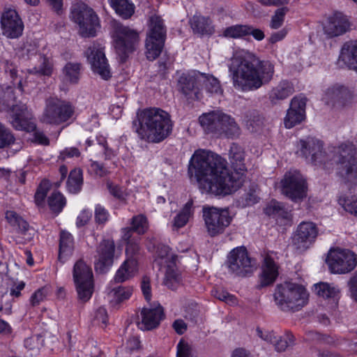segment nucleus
<instances>
[{"instance_id": "37", "label": "nucleus", "mask_w": 357, "mask_h": 357, "mask_svg": "<svg viewBox=\"0 0 357 357\" xmlns=\"http://www.w3.org/2000/svg\"><path fill=\"white\" fill-rule=\"evenodd\" d=\"M47 206L55 215H59L65 208L67 200L65 196L58 190H54L47 198Z\"/></svg>"}, {"instance_id": "34", "label": "nucleus", "mask_w": 357, "mask_h": 357, "mask_svg": "<svg viewBox=\"0 0 357 357\" xmlns=\"http://www.w3.org/2000/svg\"><path fill=\"white\" fill-rule=\"evenodd\" d=\"M314 291L324 299H331L337 303L340 298V289L327 282H320L314 284Z\"/></svg>"}, {"instance_id": "46", "label": "nucleus", "mask_w": 357, "mask_h": 357, "mask_svg": "<svg viewBox=\"0 0 357 357\" xmlns=\"http://www.w3.org/2000/svg\"><path fill=\"white\" fill-rule=\"evenodd\" d=\"M80 70V63L68 62L64 66L63 73L70 83L77 84L79 80Z\"/></svg>"}, {"instance_id": "33", "label": "nucleus", "mask_w": 357, "mask_h": 357, "mask_svg": "<svg viewBox=\"0 0 357 357\" xmlns=\"http://www.w3.org/2000/svg\"><path fill=\"white\" fill-rule=\"evenodd\" d=\"M294 92L292 83L288 80L280 81L268 93V98L273 105L289 97Z\"/></svg>"}, {"instance_id": "3", "label": "nucleus", "mask_w": 357, "mask_h": 357, "mask_svg": "<svg viewBox=\"0 0 357 357\" xmlns=\"http://www.w3.org/2000/svg\"><path fill=\"white\" fill-rule=\"evenodd\" d=\"M132 123V130L141 139L153 143H160L166 139L174 127L171 115L155 107L139 109Z\"/></svg>"}, {"instance_id": "19", "label": "nucleus", "mask_w": 357, "mask_h": 357, "mask_svg": "<svg viewBox=\"0 0 357 357\" xmlns=\"http://www.w3.org/2000/svg\"><path fill=\"white\" fill-rule=\"evenodd\" d=\"M318 234L319 229L315 223L303 221L298 225L294 234L293 244L298 249L306 250L315 242Z\"/></svg>"}, {"instance_id": "6", "label": "nucleus", "mask_w": 357, "mask_h": 357, "mask_svg": "<svg viewBox=\"0 0 357 357\" xmlns=\"http://www.w3.org/2000/svg\"><path fill=\"white\" fill-rule=\"evenodd\" d=\"M273 297L278 307L284 312L298 311L308 301L305 287L289 282L277 284Z\"/></svg>"}, {"instance_id": "12", "label": "nucleus", "mask_w": 357, "mask_h": 357, "mask_svg": "<svg viewBox=\"0 0 357 357\" xmlns=\"http://www.w3.org/2000/svg\"><path fill=\"white\" fill-rule=\"evenodd\" d=\"M72 20L79 26V34L84 38L95 37L100 21L95 11L84 3L74 5L71 9Z\"/></svg>"}, {"instance_id": "35", "label": "nucleus", "mask_w": 357, "mask_h": 357, "mask_svg": "<svg viewBox=\"0 0 357 357\" xmlns=\"http://www.w3.org/2000/svg\"><path fill=\"white\" fill-rule=\"evenodd\" d=\"M191 27L195 33L201 36H211L214 33V26L208 17L195 15L191 20Z\"/></svg>"}, {"instance_id": "26", "label": "nucleus", "mask_w": 357, "mask_h": 357, "mask_svg": "<svg viewBox=\"0 0 357 357\" xmlns=\"http://www.w3.org/2000/svg\"><path fill=\"white\" fill-rule=\"evenodd\" d=\"M88 59L90 61L91 70L94 73L99 75L104 80H108L111 78L112 73L109 65L106 58L103 47H98L96 49L93 47Z\"/></svg>"}, {"instance_id": "16", "label": "nucleus", "mask_w": 357, "mask_h": 357, "mask_svg": "<svg viewBox=\"0 0 357 357\" xmlns=\"http://www.w3.org/2000/svg\"><path fill=\"white\" fill-rule=\"evenodd\" d=\"M300 155L314 166L326 165L328 155L324 148V142L314 137L308 136L298 142Z\"/></svg>"}, {"instance_id": "28", "label": "nucleus", "mask_w": 357, "mask_h": 357, "mask_svg": "<svg viewBox=\"0 0 357 357\" xmlns=\"http://www.w3.org/2000/svg\"><path fill=\"white\" fill-rule=\"evenodd\" d=\"M278 275V265L271 257L266 256L261 267V273L259 275V283L257 285V289H261L273 284Z\"/></svg>"}, {"instance_id": "38", "label": "nucleus", "mask_w": 357, "mask_h": 357, "mask_svg": "<svg viewBox=\"0 0 357 357\" xmlns=\"http://www.w3.org/2000/svg\"><path fill=\"white\" fill-rule=\"evenodd\" d=\"M83 184V172L80 168H75L70 172L67 181V190L73 194L78 193Z\"/></svg>"}, {"instance_id": "61", "label": "nucleus", "mask_w": 357, "mask_h": 357, "mask_svg": "<svg viewBox=\"0 0 357 357\" xmlns=\"http://www.w3.org/2000/svg\"><path fill=\"white\" fill-rule=\"evenodd\" d=\"M176 349V357H192L191 347L183 340L178 343Z\"/></svg>"}, {"instance_id": "32", "label": "nucleus", "mask_w": 357, "mask_h": 357, "mask_svg": "<svg viewBox=\"0 0 357 357\" xmlns=\"http://www.w3.org/2000/svg\"><path fill=\"white\" fill-rule=\"evenodd\" d=\"M149 228V220L144 214H138L134 215L130 220V227L121 229V232L124 233L126 239L133 235V233L137 234L139 236L146 234Z\"/></svg>"}, {"instance_id": "40", "label": "nucleus", "mask_w": 357, "mask_h": 357, "mask_svg": "<svg viewBox=\"0 0 357 357\" xmlns=\"http://www.w3.org/2000/svg\"><path fill=\"white\" fill-rule=\"evenodd\" d=\"M193 202L189 200L180 212L174 218V226L176 228L183 227L188 222L190 216L193 214Z\"/></svg>"}, {"instance_id": "57", "label": "nucleus", "mask_w": 357, "mask_h": 357, "mask_svg": "<svg viewBox=\"0 0 357 357\" xmlns=\"http://www.w3.org/2000/svg\"><path fill=\"white\" fill-rule=\"evenodd\" d=\"M38 73L44 76H51L53 73V63L47 56H44L38 67Z\"/></svg>"}, {"instance_id": "5", "label": "nucleus", "mask_w": 357, "mask_h": 357, "mask_svg": "<svg viewBox=\"0 0 357 357\" xmlns=\"http://www.w3.org/2000/svg\"><path fill=\"white\" fill-rule=\"evenodd\" d=\"M199 123L206 134H213L233 139L240 134V128L235 119L220 111L204 113L199 117Z\"/></svg>"}, {"instance_id": "48", "label": "nucleus", "mask_w": 357, "mask_h": 357, "mask_svg": "<svg viewBox=\"0 0 357 357\" xmlns=\"http://www.w3.org/2000/svg\"><path fill=\"white\" fill-rule=\"evenodd\" d=\"M263 122L261 116L257 111H252L246 116L245 124L251 132H257Z\"/></svg>"}, {"instance_id": "30", "label": "nucleus", "mask_w": 357, "mask_h": 357, "mask_svg": "<svg viewBox=\"0 0 357 357\" xmlns=\"http://www.w3.org/2000/svg\"><path fill=\"white\" fill-rule=\"evenodd\" d=\"M264 213L270 218H274L278 222L285 224L291 220V214L285 208L283 203L272 199L264 209Z\"/></svg>"}, {"instance_id": "2", "label": "nucleus", "mask_w": 357, "mask_h": 357, "mask_svg": "<svg viewBox=\"0 0 357 357\" xmlns=\"http://www.w3.org/2000/svg\"><path fill=\"white\" fill-rule=\"evenodd\" d=\"M229 69L234 86L243 92L256 91L268 84L275 73L272 61L242 54L234 56Z\"/></svg>"}, {"instance_id": "44", "label": "nucleus", "mask_w": 357, "mask_h": 357, "mask_svg": "<svg viewBox=\"0 0 357 357\" xmlns=\"http://www.w3.org/2000/svg\"><path fill=\"white\" fill-rule=\"evenodd\" d=\"M248 25L235 24L226 27L223 32L222 36L227 38H241L248 36Z\"/></svg>"}, {"instance_id": "39", "label": "nucleus", "mask_w": 357, "mask_h": 357, "mask_svg": "<svg viewBox=\"0 0 357 357\" xmlns=\"http://www.w3.org/2000/svg\"><path fill=\"white\" fill-rule=\"evenodd\" d=\"M52 187V184L49 179L43 178L40 181L33 196L34 203L37 207L43 208L45 206V200Z\"/></svg>"}, {"instance_id": "59", "label": "nucleus", "mask_w": 357, "mask_h": 357, "mask_svg": "<svg viewBox=\"0 0 357 357\" xmlns=\"http://www.w3.org/2000/svg\"><path fill=\"white\" fill-rule=\"evenodd\" d=\"M92 217V212L89 209H83L76 218V226L78 228L88 224Z\"/></svg>"}, {"instance_id": "17", "label": "nucleus", "mask_w": 357, "mask_h": 357, "mask_svg": "<svg viewBox=\"0 0 357 357\" xmlns=\"http://www.w3.org/2000/svg\"><path fill=\"white\" fill-rule=\"evenodd\" d=\"M254 260L244 246L234 248L228 256L229 272L238 277H245L253 271Z\"/></svg>"}, {"instance_id": "21", "label": "nucleus", "mask_w": 357, "mask_h": 357, "mask_svg": "<svg viewBox=\"0 0 357 357\" xmlns=\"http://www.w3.org/2000/svg\"><path fill=\"white\" fill-rule=\"evenodd\" d=\"M307 100V98L302 95L292 98L284 119L286 128H292L305 119Z\"/></svg>"}, {"instance_id": "14", "label": "nucleus", "mask_w": 357, "mask_h": 357, "mask_svg": "<svg viewBox=\"0 0 357 357\" xmlns=\"http://www.w3.org/2000/svg\"><path fill=\"white\" fill-rule=\"evenodd\" d=\"M202 217L207 232L211 237L224 233L232 221L227 208H218L208 205L203 206Z\"/></svg>"}, {"instance_id": "53", "label": "nucleus", "mask_w": 357, "mask_h": 357, "mask_svg": "<svg viewBox=\"0 0 357 357\" xmlns=\"http://www.w3.org/2000/svg\"><path fill=\"white\" fill-rule=\"evenodd\" d=\"M288 9L287 7H282L275 10V14L272 16L270 27L273 29H278L283 24L284 17Z\"/></svg>"}, {"instance_id": "60", "label": "nucleus", "mask_w": 357, "mask_h": 357, "mask_svg": "<svg viewBox=\"0 0 357 357\" xmlns=\"http://www.w3.org/2000/svg\"><path fill=\"white\" fill-rule=\"evenodd\" d=\"M89 171L100 177H102L107 174V170L104 166V164L98 161L91 160Z\"/></svg>"}, {"instance_id": "63", "label": "nucleus", "mask_w": 357, "mask_h": 357, "mask_svg": "<svg viewBox=\"0 0 357 357\" xmlns=\"http://www.w3.org/2000/svg\"><path fill=\"white\" fill-rule=\"evenodd\" d=\"M80 155L81 153L77 147H69L61 151L59 158L64 160L66 158H79Z\"/></svg>"}, {"instance_id": "58", "label": "nucleus", "mask_w": 357, "mask_h": 357, "mask_svg": "<svg viewBox=\"0 0 357 357\" xmlns=\"http://www.w3.org/2000/svg\"><path fill=\"white\" fill-rule=\"evenodd\" d=\"M350 298L357 303V271L347 282Z\"/></svg>"}, {"instance_id": "62", "label": "nucleus", "mask_w": 357, "mask_h": 357, "mask_svg": "<svg viewBox=\"0 0 357 357\" xmlns=\"http://www.w3.org/2000/svg\"><path fill=\"white\" fill-rule=\"evenodd\" d=\"M141 289H142V291L143 293L145 300L147 302H150L151 300L152 294H151V282H150V279L148 277H146V276L143 277L142 281L141 283Z\"/></svg>"}, {"instance_id": "27", "label": "nucleus", "mask_w": 357, "mask_h": 357, "mask_svg": "<svg viewBox=\"0 0 357 357\" xmlns=\"http://www.w3.org/2000/svg\"><path fill=\"white\" fill-rule=\"evenodd\" d=\"M324 98L328 105L345 106L351 102L353 93L343 85L335 84L326 89Z\"/></svg>"}, {"instance_id": "13", "label": "nucleus", "mask_w": 357, "mask_h": 357, "mask_svg": "<svg viewBox=\"0 0 357 357\" xmlns=\"http://www.w3.org/2000/svg\"><path fill=\"white\" fill-rule=\"evenodd\" d=\"M73 277L79 300L83 303L88 302L94 292L92 269L82 259H79L73 266Z\"/></svg>"}, {"instance_id": "29", "label": "nucleus", "mask_w": 357, "mask_h": 357, "mask_svg": "<svg viewBox=\"0 0 357 357\" xmlns=\"http://www.w3.org/2000/svg\"><path fill=\"white\" fill-rule=\"evenodd\" d=\"M140 314L143 329L146 331L156 328L165 317L164 309L160 304L155 307H143Z\"/></svg>"}, {"instance_id": "8", "label": "nucleus", "mask_w": 357, "mask_h": 357, "mask_svg": "<svg viewBox=\"0 0 357 357\" xmlns=\"http://www.w3.org/2000/svg\"><path fill=\"white\" fill-rule=\"evenodd\" d=\"M337 175L351 186L357 185V148L351 142H344L338 146Z\"/></svg>"}, {"instance_id": "25", "label": "nucleus", "mask_w": 357, "mask_h": 357, "mask_svg": "<svg viewBox=\"0 0 357 357\" xmlns=\"http://www.w3.org/2000/svg\"><path fill=\"white\" fill-rule=\"evenodd\" d=\"M336 65L338 68L357 72V40L343 44Z\"/></svg>"}, {"instance_id": "9", "label": "nucleus", "mask_w": 357, "mask_h": 357, "mask_svg": "<svg viewBox=\"0 0 357 357\" xmlns=\"http://www.w3.org/2000/svg\"><path fill=\"white\" fill-rule=\"evenodd\" d=\"M75 106L69 100L50 98L46 101L41 122L51 126H60L73 121Z\"/></svg>"}, {"instance_id": "36", "label": "nucleus", "mask_w": 357, "mask_h": 357, "mask_svg": "<svg viewBox=\"0 0 357 357\" xmlns=\"http://www.w3.org/2000/svg\"><path fill=\"white\" fill-rule=\"evenodd\" d=\"M115 13L123 20L130 19L135 13V6L130 0H108Z\"/></svg>"}, {"instance_id": "15", "label": "nucleus", "mask_w": 357, "mask_h": 357, "mask_svg": "<svg viewBox=\"0 0 357 357\" xmlns=\"http://www.w3.org/2000/svg\"><path fill=\"white\" fill-rule=\"evenodd\" d=\"M326 261L331 273L346 274L356 268L357 255L349 249L337 248L328 254Z\"/></svg>"}, {"instance_id": "1", "label": "nucleus", "mask_w": 357, "mask_h": 357, "mask_svg": "<svg viewBox=\"0 0 357 357\" xmlns=\"http://www.w3.org/2000/svg\"><path fill=\"white\" fill-rule=\"evenodd\" d=\"M229 159L234 172L227 160L211 151H195L189 161L188 173L195 176L202 194L223 197L241 188L246 172L245 154L242 149L233 144L229 150Z\"/></svg>"}, {"instance_id": "10", "label": "nucleus", "mask_w": 357, "mask_h": 357, "mask_svg": "<svg viewBox=\"0 0 357 357\" xmlns=\"http://www.w3.org/2000/svg\"><path fill=\"white\" fill-rule=\"evenodd\" d=\"M121 239L126 243L127 259L115 273L114 280L118 283L123 282L133 277L138 271V256L141 249L139 236L130 235V237L126 239L124 233H121Z\"/></svg>"}, {"instance_id": "55", "label": "nucleus", "mask_w": 357, "mask_h": 357, "mask_svg": "<svg viewBox=\"0 0 357 357\" xmlns=\"http://www.w3.org/2000/svg\"><path fill=\"white\" fill-rule=\"evenodd\" d=\"M308 337L318 343H322L328 345H333L335 340L329 335L322 334L315 331H310L307 334Z\"/></svg>"}, {"instance_id": "42", "label": "nucleus", "mask_w": 357, "mask_h": 357, "mask_svg": "<svg viewBox=\"0 0 357 357\" xmlns=\"http://www.w3.org/2000/svg\"><path fill=\"white\" fill-rule=\"evenodd\" d=\"M112 299L111 303L113 305H120L121 303L128 300L132 294V289L128 287L119 286L114 288L111 291Z\"/></svg>"}, {"instance_id": "54", "label": "nucleus", "mask_w": 357, "mask_h": 357, "mask_svg": "<svg viewBox=\"0 0 357 357\" xmlns=\"http://www.w3.org/2000/svg\"><path fill=\"white\" fill-rule=\"evenodd\" d=\"M205 89L206 92L211 94H222L223 92L220 81L213 75L207 78Z\"/></svg>"}, {"instance_id": "45", "label": "nucleus", "mask_w": 357, "mask_h": 357, "mask_svg": "<svg viewBox=\"0 0 357 357\" xmlns=\"http://www.w3.org/2000/svg\"><path fill=\"white\" fill-rule=\"evenodd\" d=\"M50 292V287L47 285L37 289L29 298V302L31 307H35L40 305V303L47 300Z\"/></svg>"}, {"instance_id": "52", "label": "nucleus", "mask_w": 357, "mask_h": 357, "mask_svg": "<svg viewBox=\"0 0 357 357\" xmlns=\"http://www.w3.org/2000/svg\"><path fill=\"white\" fill-rule=\"evenodd\" d=\"M15 137L10 130L0 123V149L8 147L15 142Z\"/></svg>"}, {"instance_id": "11", "label": "nucleus", "mask_w": 357, "mask_h": 357, "mask_svg": "<svg viewBox=\"0 0 357 357\" xmlns=\"http://www.w3.org/2000/svg\"><path fill=\"white\" fill-rule=\"evenodd\" d=\"M112 38L114 47L121 61L126 62L130 54L137 50L139 42L138 31L120 24L114 28Z\"/></svg>"}, {"instance_id": "41", "label": "nucleus", "mask_w": 357, "mask_h": 357, "mask_svg": "<svg viewBox=\"0 0 357 357\" xmlns=\"http://www.w3.org/2000/svg\"><path fill=\"white\" fill-rule=\"evenodd\" d=\"M5 218L11 226L17 227L21 234H25L28 231L29 229V223L15 211H7Z\"/></svg>"}, {"instance_id": "43", "label": "nucleus", "mask_w": 357, "mask_h": 357, "mask_svg": "<svg viewBox=\"0 0 357 357\" xmlns=\"http://www.w3.org/2000/svg\"><path fill=\"white\" fill-rule=\"evenodd\" d=\"M337 203L346 212L357 217V196L342 195L338 197Z\"/></svg>"}, {"instance_id": "20", "label": "nucleus", "mask_w": 357, "mask_h": 357, "mask_svg": "<svg viewBox=\"0 0 357 357\" xmlns=\"http://www.w3.org/2000/svg\"><path fill=\"white\" fill-rule=\"evenodd\" d=\"M95 269L100 273L107 272L114 263L115 244L113 240L103 239L96 248Z\"/></svg>"}, {"instance_id": "18", "label": "nucleus", "mask_w": 357, "mask_h": 357, "mask_svg": "<svg viewBox=\"0 0 357 357\" xmlns=\"http://www.w3.org/2000/svg\"><path fill=\"white\" fill-rule=\"evenodd\" d=\"M0 25L2 35L9 39L22 36L24 25L19 13L11 8H5L1 13Z\"/></svg>"}, {"instance_id": "23", "label": "nucleus", "mask_w": 357, "mask_h": 357, "mask_svg": "<svg viewBox=\"0 0 357 357\" xmlns=\"http://www.w3.org/2000/svg\"><path fill=\"white\" fill-rule=\"evenodd\" d=\"M282 193L294 202L305 196V181L291 174H285L281 181Z\"/></svg>"}, {"instance_id": "56", "label": "nucleus", "mask_w": 357, "mask_h": 357, "mask_svg": "<svg viewBox=\"0 0 357 357\" xmlns=\"http://www.w3.org/2000/svg\"><path fill=\"white\" fill-rule=\"evenodd\" d=\"M213 296L220 301L227 303L234 304L236 302V297L229 294L227 290L217 288L212 291Z\"/></svg>"}, {"instance_id": "64", "label": "nucleus", "mask_w": 357, "mask_h": 357, "mask_svg": "<svg viewBox=\"0 0 357 357\" xmlns=\"http://www.w3.org/2000/svg\"><path fill=\"white\" fill-rule=\"evenodd\" d=\"M95 319L99 322H101L104 327H106L108 321V314L106 308L105 307H99L95 312Z\"/></svg>"}, {"instance_id": "50", "label": "nucleus", "mask_w": 357, "mask_h": 357, "mask_svg": "<svg viewBox=\"0 0 357 357\" xmlns=\"http://www.w3.org/2000/svg\"><path fill=\"white\" fill-rule=\"evenodd\" d=\"M181 279L180 274L173 268L168 267L166 270L165 277V284L169 289H174L179 283Z\"/></svg>"}, {"instance_id": "47", "label": "nucleus", "mask_w": 357, "mask_h": 357, "mask_svg": "<svg viewBox=\"0 0 357 357\" xmlns=\"http://www.w3.org/2000/svg\"><path fill=\"white\" fill-rule=\"evenodd\" d=\"M295 337L290 331H286L283 336L278 337L274 343L275 349L278 352L284 351L286 349L295 343Z\"/></svg>"}, {"instance_id": "51", "label": "nucleus", "mask_w": 357, "mask_h": 357, "mask_svg": "<svg viewBox=\"0 0 357 357\" xmlns=\"http://www.w3.org/2000/svg\"><path fill=\"white\" fill-rule=\"evenodd\" d=\"M109 213L105 206L100 204H96L94 210V220L95 222L98 225L104 226L109 220Z\"/></svg>"}, {"instance_id": "7", "label": "nucleus", "mask_w": 357, "mask_h": 357, "mask_svg": "<svg viewBox=\"0 0 357 357\" xmlns=\"http://www.w3.org/2000/svg\"><path fill=\"white\" fill-rule=\"evenodd\" d=\"M145 39L146 59L153 61L161 54L167 39V27L163 19L157 15H151L148 21Z\"/></svg>"}, {"instance_id": "4", "label": "nucleus", "mask_w": 357, "mask_h": 357, "mask_svg": "<svg viewBox=\"0 0 357 357\" xmlns=\"http://www.w3.org/2000/svg\"><path fill=\"white\" fill-rule=\"evenodd\" d=\"M12 111V125L17 130L33 131L37 128L26 104L16 103L14 88L0 86V112Z\"/></svg>"}, {"instance_id": "24", "label": "nucleus", "mask_w": 357, "mask_h": 357, "mask_svg": "<svg viewBox=\"0 0 357 357\" xmlns=\"http://www.w3.org/2000/svg\"><path fill=\"white\" fill-rule=\"evenodd\" d=\"M350 26L347 16L342 12L335 11L328 17L324 30L328 37L334 38L347 33L349 31Z\"/></svg>"}, {"instance_id": "22", "label": "nucleus", "mask_w": 357, "mask_h": 357, "mask_svg": "<svg viewBox=\"0 0 357 357\" xmlns=\"http://www.w3.org/2000/svg\"><path fill=\"white\" fill-rule=\"evenodd\" d=\"M180 92L188 100H200L202 98V83L199 78L189 73H182L178 79Z\"/></svg>"}, {"instance_id": "31", "label": "nucleus", "mask_w": 357, "mask_h": 357, "mask_svg": "<svg viewBox=\"0 0 357 357\" xmlns=\"http://www.w3.org/2000/svg\"><path fill=\"white\" fill-rule=\"evenodd\" d=\"M75 248L73 236L68 231H61L59 236V255L60 262L64 264L73 255Z\"/></svg>"}, {"instance_id": "49", "label": "nucleus", "mask_w": 357, "mask_h": 357, "mask_svg": "<svg viewBox=\"0 0 357 357\" xmlns=\"http://www.w3.org/2000/svg\"><path fill=\"white\" fill-rule=\"evenodd\" d=\"M107 189L109 194L113 196L115 199H118L121 202H126V193L123 189V187L119 184L114 183L112 181H108L106 183Z\"/></svg>"}]
</instances>
